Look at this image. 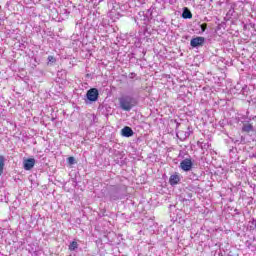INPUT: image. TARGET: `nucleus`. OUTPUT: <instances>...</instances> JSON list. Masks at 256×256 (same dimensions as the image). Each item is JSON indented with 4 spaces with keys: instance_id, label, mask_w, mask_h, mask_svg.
Masks as SVG:
<instances>
[{
    "instance_id": "obj_15",
    "label": "nucleus",
    "mask_w": 256,
    "mask_h": 256,
    "mask_svg": "<svg viewBox=\"0 0 256 256\" xmlns=\"http://www.w3.org/2000/svg\"><path fill=\"white\" fill-rule=\"evenodd\" d=\"M48 63H55V57L48 56Z\"/></svg>"
},
{
    "instance_id": "obj_9",
    "label": "nucleus",
    "mask_w": 256,
    "mask_h": 256,
    "mask_svg": "<svg viewBox=\"0 0 256 256\" xmlns=\"http://www.w3.org/2000/svg\"><path fill=\"white\" fill-rule=\"evenodd\" d=\"M181 179L179 178V175H172L169 179L170 185H177Z\"/></svg>"
},
{
    "instance_id": "obj_5",
    "label": "nucleus",
    "mask_w": 256,
    "mask_h": 256,
    "mask_svg": "<svg viewBox=\"0 0 256 256\" xmlns=\"http://www.w3.org/2000/svg\"><path fill=\"white\" fill-rule=\"evenodd\" d=\"M23 167H24L25 171H31V169H33V167H35V159L29 158V159L24 160Z\"/></svg>"
},
{
    "instance_id": "obj_8",
    "label": "nucleus",
    "mask_w": 256,
    "mask_h": 256,
    "mask_svg": "<svg viewBox=\"0 0 256 256\" xmlns=\"http://www.w3.org/2000/svg\"><path fill=\"white\" fill-rule=\"evenodd\" d=\"M183 19H192L193 14L191 13V10L188 8H184L183 13H182Z\"/></svg>"
},
{
    "instance_id": "obj_3",
    "label": "nucleus",
    "mask_w": 256,
    "mask_h": 256,
    "mask_svg": "<svg viewBox=\"0 0 256 256\" xmlns=\"http://www.w3.org/2000/svg\"><path fill=\"white\" fill-rule=\"evenodd\" d=\"M205 44V38L201 36H197L190 41L191 47H203Z\"/></svg>"
},
{
    "instance_id": "obj_13",
    "label": "nucleus",
    "mask_w": 256,
    "mask_h": 256,
    "mask_svg": "<svg viewBox=\"0 0 256 256\" xmlns=\"http://www.w3.org/2000/svg\"><path fill=\"white\" fill-rule=\"evenodd\" d=\"M201 31H202V33H205V31L207 30V23H203V24H201Z\"/></svg>"
},
{
    "instance_id": "obj_1",
    "label": "nucleus",
    "mask_w": 256,
    "mask_h": 256,
    "mask_svg": "<svg viewBox=\"0 0 256 256\" xmlns=\"http://www.w3.org/2000/svg\"><path fill=\"white\" fill-rule=\"evenodd\" d=\"M118 101L122 111H131V109L137 105V100L130 95H124L120 97Z\"/></svg>"
},
{
    "instance_id": "obj_7",
    "label": "nucleus",
    "mask_w": 256,
    "mask_h": 256,
    "mask_svg": "<svg viewBox=\"0 0 256 256\" xmlns=\"http://www.w3.org/2000/svg\"><path fill=\"white\" fill-rule=\"evenodd\" d=\"M121 135H122V137H133V129H131V127H129V126H125L121 130Z\"/></svg>"
},
{
    "instance_id": "obj_6",
    "label": "nucleus",
    "mask_w": 256,
    "mask_h": 256,
    "mask_svg": "<svg viewBox=\"0 0 256 256\" xmlns=\"http://www.w3.org/2000/svg\"><path fill=\"white\" fill-rule=\"evenodd\" d=\"M242 132L249 135L250 133H255V128L253 127V124L245 122L242 126Z\"/></svg>"
},
{
    "instance_id": "obj_2",
    "label": "nucleus",
    "mask_w": 256,
    "mask_h": 256,
    "mask_svg": "<svg viewBox=\"0 0 256 256\" xmlns=\"http://www.w3.org/2000/svg\"><path fill=\"white\" fill-rule=\"evenodd\" d=\"M86 95L88 101H97V99L99 98V90H97V88H91L90 90H88Z\"/></svg>"
},
{
    "instance_id": "obj_12",
    "label": "nucleus",
    "mask_w": 256,
    "mask_h": 256,
    "mask_svg": "<svg viewBox=\"0 0 256 256\" xmlns=\"http://www.w3.org/2000/svg\"><path fill=\"white\" fill-rule=\"evenodd\" d=\"M77 247H79V244H77L76 241H73V242L69 245V250H70V251H75V249H77Z\"/></svg>"
},
{
    "instance_id": "obj_14",
    "label": "nucleus",
    "mask_w": 256,
    "mask_h": 256,
    "mask_svg": "<svg viewBox=\"0 0 256 256\" xmlns=\"http://www.w3.org/2000/svg\"><path fill=\"white\" fill-rule=\"evenodd\" d=\"M68 163H69V165L75 164V158L74 157H69L68 158Z\"/></svg>"
},
{
    "instance_id": "obj_10",
    "label": "nucleus",
    "mask_w": 256,
    "mask_h": 256,
    "mask_svg": "<svg viewBox=\"0 0 256 256\" xmlns=\"http://www.w3.org/2000/svg\"><path fill=\"white\" fill-rule=\"evenodd\" d=\"M4 167H5V157L0 155V176L3 175Z\"/></svg>"
},
{
    "instance_id": "obj_4",
    "label": "nucleus",
    "mask_w": 256,
    "mask_h": 256,
    "mask_svg": "<svg viewBox=\"0 0 256 256\" xmlns=\"http://www.w3.org/2000/svg\"><path fill=\"white\" fill-rule=\"evenodd\" d=\"M180 167L183 171H191V169H193V162L191 161V159H184L180 163Z\"/></svg>"
},
{
    "instance_id": "obj_11",
    "label": "nucleus",
    "mask_w": 256,
    "mask_h": 256,
    "mask_svg": "<svg viewBox=\"0 0 256 256\" xmlns=\"http://www.w3.org/2000/svg\"><path fill=\"white\" fill-rule=\"evenodd\" d=\"M110 199L111 201H117V199H121V197H119V194H117V192H111Z\"/></svg>"
}]
</instances>
